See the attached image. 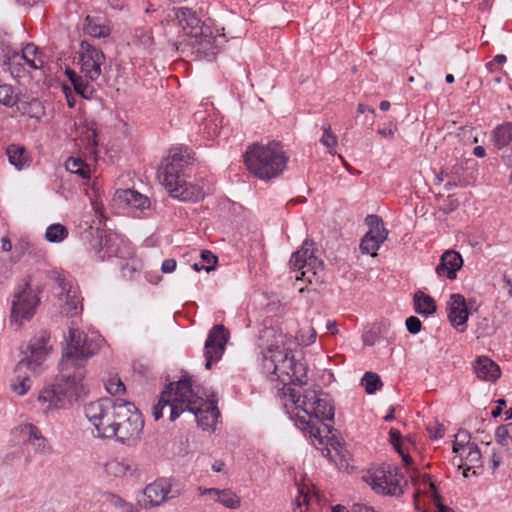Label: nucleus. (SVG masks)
I'll return each mask as SVG.
<instances>
[{
    "label": "nucleus",
    "mask_w": 512,
    "mask_h": 512,
    "mask_svg": "<svg viewBox=\"0 0 512 512\" xmlns=\"http://www.w3.org/2000/svg\"><path fill=\"white\" fill-rule=\"evenodd\" d=\"M98 349L95 341L88 339L78 328L70 327L56 383L40 391L39 402L48 403L47 408L59 409L77 401L83 390L85 365Z\"/></svg>",
    "instance_id": "f257e3e1"
},
{
    "label": "nucleus",
    "mask_w": 512,
    "mask_h": 512,
    "mask_svg": "<svg viewBox=\"0 0 512 512\" xmlns=\"http://www.w3.org/2000/svg\"><path fill=\"white\" fill-rule=\"evenodd\" d=\"M169 408V419L175 421L185 411L194 415L198 426L207 430L216 425L220 412L212 402L198 396L192 387L191 379L184 376L176 383H169L161 392L158 402L152 408L155 420L163 416L164 408Z\"/></svg>",
    "instance_id": "f03ea898"
},
{
    "label": "nucleus",
    "mask_w": 512,
    "mask_h": 512,
    "mask_svg": "<svg viewBox=\"0 0 512 512\" xmlns=\"http://www.w3.org/2000/svg\"><path fill=\"white\" fill-rule=\"evenodd\" d=\"M192 160V153L187 147H175L158 170V178L169 194L182 201H199L204 197L202 189L188 184L181 174L182 169L191 164Z\"/></svg>",
    "instance_id": "7ed1b4c3"
},
{
    "label": "nucleus",
    "mask_w": 512,
    "mask_h": 512,
    "mask_svg": "<svg viewBox=\"0 0 512 512\" xmlns=\"http://www.w3.org/2000/svg\"><path fill=\"white\" fill-rule=\"evenodd\" d=\"M247 169L262 180L278 177L286 168L288 157L279 142L254 143L244 155Z\"/></svg>",
    "instance_id": "20e7f679"
},
{
    "label": "nucleus",
    "mask_w": 512,
    "mask_h": 512,
    "mask_svg": "<svg viewBox=\"0 0 512 512\" xmlns=\"http://www.w3.org/2000/svg\"><path fill=\"white\" fill-rule=\"evenodd\" d=\"M296 408H300L307 416L297 415V419L306 424L305 429H309L311 436L317 438L322 432L331 433L332 427L324 421L333 422L334 408L326 398H320L315 391H307L303 396L294 389L289 394Z\"/></svg>",
    "instance_id": "39448f33"
},
{
    "label": "nucleus",
    "mask_w": 512,
    "mask_h": 512,
    "mask_svg": "<svg viewBox=\"0 0 512 512\" xmlns=\"http://www.w3.org/2000/svg\"><path fill=\"white\" fill-rule=\"evenodd\" d=\"M173 11L186 34L195 39L199 46V51L203 52L207 57L215 56L219 53L221 45L227 41L225 32L213 35L211 27L202 22L197 12L190 8H174ZM222 31H224V28Z\"/></svg>",
    "instance_id": "423d86ee"
},
{
    "label": "nucleus",
    "mask_w": 512,
    "mask_h": 512,
    "mask_svg": "<svg viewBox=\"0 0 512 512\" xmlns=\"http://www.w3.org/2000/svg\"><path fill=\"white\" fill-rule=\"evenodd\" d=\"M126 404L124 399L103 397L85 405L84 413L93 425L95 436L99 438H113L116 422Z\"/></svg>",
    "instance_id": "0eeeda50"
},
{
    "label": "nucleus",
    "mask_w": 512,
    "mask_h": 512,
    "mask_svg": "<svg viewBox=\"0 0 512 512\" xmlns=\"http://www.w3.org/2000/svg\"><path fill=\"white\" fill-rule=\"evenodd\" d=\"M42 287H31L30 277L15 291L10 314V322L16 328H20L24 321H30L36 313L40 304Z\"/></svg>",
    "instance_id": "6e6552de"
},
{
    "label": "nucleus",
    "mask_w": 512,
    "mask_h": 512,
    "mask_svg": "<svg viewBox=\"0 0 512 512\" xmlns=\"http://www.w3.org/2000/svg\"><path fill=\"white\" fill-rule=\"evenodd\" d=\"M144 427V420L136 406L126 401L120 418L114 428V437L127 446H134L140 440Z\"/></svg>",
    "instance_id": "1a4fd4ad"
},
{
    "label": "nucleus",
    "mask_w": 512,
    "mask_h": 512,
    "mask_svg": "<svg viewBox=\"0 0 512 512\" xmlns=\"http://www.w3.org/2000/svg\"><path fill=\"white\" fill-rule=\"evenodd\" d=\"M309 246L308 241H305L301 249L292 254L290 264L294 270L301 271L300 275L296 276L297 280H306L313 283V281H320L323 262L314 256Z\"/></svg>",
    "instance_id": "9d476101"
},
{
    "label": "nucleus",
    "mask_w": 512,
    "mask_h": 512,
    "mask_svg": "<svg viewBox=\"0 0 512 512\" xmlns=\"http://www.w3.org/2000/svg\"><path fill=\"white\" fill-rule=\"evenodd\" d=\"M183 492L182 486L171 478H159L144 489L145 508H153L162 503L179 497Z\"/></svg>",
    "instance_id": "9b49d317"
},
{
    "label": "nucleus",
    "mask_w": 512,
    "mask_h": 512,
    "mask_svg": "<svg viewBox=\"0 0 512 512\" xmlns=\"http://www.w3.org/2000/svg\"><path fill=\"white\" fill-rule=\"evenodd\" d=\"M50 339L51 336L48 331H40L39 335L30 342L27 348L29 355H26L18 362V369L27 368L31 374H38L49 351L52 350V345H49Z\"/></svg>",
    "instance_id": "f8f14e48"
},
{
    "label": "nucleus",
    "mask_w": 512,
    "mask_h": 512,
    "mask_svg": "<svg viewBox=\"0 0 512 512\" xmlns=\"http://www.w3.org/2000/svg\"><path fill=\"white\" fill-rule=\"evenodd\" d=\"M397 476V473L393 474L381 468L367 471L362 479L377 493L397 496L402 494Z\"/></svg>",
    "instance_id": "ddd939ff"
},
{
    "label": "nucleus",
    "mask_w": 512,
    "mask_h": 512,
    "mask_svg": "<svg viewBox=\"0 0 512 512\" xmlns=\"http://www.w3.org/2000/svg\"><path fill=\"white\" fill-rule=\"evenodd\" d=\"M229 336V331L222 324L213 326L209 331L204 346L205 367L207 369H210L214 362L222 358Z\"/></svg>",
    "instance_id": "4468645a"
},
{
    "label": "nucleus",
    "mask_w": 512,
    "mask_h": 512,
    "mask_svg": "<svg viewBox=\"0 0 512 512\" xmlns=\"http://www.w3.org/2000/svg\"><path fill=\"white\" fill-rule=\"evenodd\" d=\"M79 58L81 71L85 77L92 81L98 79L101 75V65L105 60L104 53L83 40L80 43Z\"/></svg>",
    "instance_id": "2eb2a0df"
},
{
    "label": "nucleus",
    "mask_w": 512,
    "mask_h": 512,
    "mask_svg": "<svg viewBox=\"0 0 512 512\" xmlns=\"http://www.w3.org/2000/svg\"><path fill=\"white\" fill-rule=\"evenodd\" d=\"M300 369H303L302 364L296 363L291 352L278 366H274V369L269 374L274 376L271 377L272 381L279 380L285 384L299 380Z\"/></svg>",
    "instance_id": "dca6fc26"
},
{
    "label": "nucleus",
    "mask_w": 512,
    "mask_h": 512,
    "mask_svg": "<svg viewBox=\"0 0 512 512\" xmlns=\"http://www.w3.org/2000/svg\"><path fill=\"white\" fill-rule=\"evenodd\" d=\"M463 266V259L460 253L454 250L445 251L441 257L440 262L436 267V273L440 277H447L454 280L457 277V271Z\"/></svg>",
    "instance_id": "f3484780"
},
{
    "label": "nucleus",
    "mask_w": 512,
    "mask_h": 512,
    "mask_svg": "<svg viewBox=\"0 0 512 512\" xmlns=\"http://www.w3.org/2000/svg\"><path fill=\"white\" fill-rule=\"evenodd\" d=\"M447 305L450 323L454 327L465 325L469 316L465 297L458 293L452 294Z\"/></svg>",
    "instance_id": "a211bd4d"
},
{
    "label": "nucleus",
    "mask_w": 512,
    "mask_h": 512,
    "mask_svg": "<svg viewBox=\"0 0 512 512\" xmlns=\"http://www.w3.org/2000/svg\"><path fill=\"white\" fill-rule=\"evenodd\" d=\"M17 59L24 60L32 69H43L45 66V60L43 59V53L32 43L27 44L22 50L21 54L14 52L11 57H8V61L4 63H10Z\"/></svg>",
    "instance_id": "6ab92c4d"
},
{
    "label": "nucleus",
    "mask_w": 512,
    "mask_h": 512,
    "mask_svg": "<svg viewBox=\"0 0 512 512\" xmlns=\"http://www.w3.org/2000/svg\"><path fill=\"white\" fill-rule=\"evenodd\" d=\"M474 371L477 377L484 381H496L501 371L499 366L486 356L478 357L474 363Z\"/></svg>",
    "instance_id": "aec40b11"
},
{
    "label": "nucleus",
    "mask_w": 512,
    "mask_h": 512,
    "mask_svg": "<svg viewBox=\"0 0 512 512\" xmlns=\"http://www.w3.org/2000/svg\"><path fill=\"white\" fill-rule=\"evenodd\" d=\"M104 469L108 476L124 477L134 475L138 471V466L129 460L113 459L105 464Z\"/></svg>",
    "instance_id": "412c9836"
},
{
    "label": "nucleus",
    "mask_w": 512,
    "mask_h": 512,
    "mask_svg": "<svg viewBox=\"0 0 512 512\" xmlns=\"http://www.w3.org/2000/svg\"><path fill=\"white\" fill-rule=\"evenodd\" d=\"M203 494H208L215 502H218L229 509H236L240 506L241 500L230 489L219 490L216 488H209L203 491Z\"/></svg>",
    "instance_id": "4be33fe9"
},
{
    "label": "nucleus",
    "mask_w": 512,
    "mask_h": 512,
    "mask_svg": "<svg viewBox=\"0 0 512 512\" xmlns=\"http://www.w3.org/2000/svg\"><path fill=\"white\" fill-rule=\"evenodd\" d=\"M115 198L122 203H126L127 205L141 210L150 205V201L146 196L132 189L117 190Z\"/></svg>",
    "instance_id": "5701e85b"
},
{
    "label": "nucleus",
    "mask_w": 512,
    "mask_h": 512,
    "mask_svg": "<svg viewBox=\"0 0 512 512\" xmlns=\"http://www.w3.org/2000/svg\"><path fill=\"white\" fill-rule=\"evenodd\" d=\"M290 353L291 351L289 349L280 346L269 347L263 354L264 370L270 373L274 369V366H278Z\"/></svg>",
    "instance_id": "b1692460"
},
{
    "label": "nucleus",
    "mask_w": 512,
    "mask_h": 512,
    "mask_svg": "<svg viewBox=\"0 0 512 512\" xmlns=\"http://www.w3.org/2000/svg\"><path fill=\"white\" fill-rule=\"evenodd\" d=\"M119 242V238L116 234H109L105 238V254L99 255V259L103 261L105 257L107 256L112 257H118V258H129L133 255V251L130 248L124 247L122 248H115L117 243Z\"/></svg>",
    "instance_id": "393cba45"
},
{
    "label": "nucleus",
    "mask_w": 512,
    "mask_h": 512,
    "mask_svg": "<svg viewBox=\"0 0 512 512\" xmlns=\"http://www.w3.org/2000/svg\"><path fill=\"white\" fill-rule=\"evenodd\" d=\"M413 301L418 314L429 316L436 312L437 306L434 299L421 290L414 293Z\"/></svg>",
    "instance_id": "a878e982"
},
{
    "label": "nucleus",
    "mask_w": 512,
    "mask_h": 512,
    "mask_svg": "<svg viewBox=\"0 0 512 512\" xmlns=\"http://www.w3.org/2000/svg\"><path fill=\"white\" fill-rule=\"evenodd\" d=\"M512 141V122L497 126L492 132V142L497 149H503Z\"/></svg>",
    "instance_id": "bb28decb"
},
{
    "label": "nucleus",
    "mask_w": 512,
    "mask_h": 512,
    "mask_svg": "<svg viewBox=\"0 0 512 512\" xmlns=\"http://www.w3.org/2000/svg\"><path fill=\"white\" fill-rule=\"evenodd\" d=\"M83 30L86 34L94 38H105L110 34V28L106 26L100 18H93L91 16L85 18Z\"/></svg>",
    "instance_id": "cd10ccee"
},
{
    "label": "nucleus",
    "mask_w": 512,
    "mask_h": 512,
    "mask_svg": "<svg viewBox=\"0 0 512 512\" xmlns=\"http://www.w3.org/2000/svg\"><path fill=\"white\" fill-rule=\"evenodd\" d=\"M17 109L22 114L36 119H39L44 114L43 104L36 98H32L30 100L20 98L17 104Z\"/></svg>",
    "instance_id": "c85d7f7f"
},
{
    "label": "nucleus",
    "mask_w": 512,
    "mask_h": 512,
    "mask_svg": "<svg viewBox=\"0 0 512 512\" xmlns=\"http://www.w3.org/2000/svg\"><path fill=\"white\" fill-rule=\"evenodd\" d=\"M365 222L370 227L366 233L367 235L375 237L380 242L387 239L388 230L384 227L383 220L378 215H368Z\"/></svg>",
    "instance_id": "c756f323"
},
{
    "label": "nucleus",
    "mask_w": 512,
    "mask_h": 512,
    "mask_svg": "<svg viewBox=\"0 0 512 512\" xmlns=\"http://www.w3.org/2000/svg\"><path fill=\"white\" fill-rule=\"evenodd\" d=\"M26 371H30L27 368L18 369V364L15 367L16 377L11 383V389L18 395H24L31 388L32 381L30 376L25 374Z\"/></svg>",
    "instance_id": "7c9ffc66"
},
{
    "label": "nucleus",
    "mask_w": 512,
    "mask_h": 512,
    "mask_svg": "<svg viewBox=\"0 0 512 512\" xmlns=\"http://www.w3.org/2000/svg\"><path fill=\"white\" fill-rule=\"evenodd\" d=\"M64 304L61 305V313L67 317H73L82 311L80 299L76 292H70L63 296Z\"/></svg>",
    "instance_id": "2f4dec72"
},
{
    "label": "nucleus",
    "mask_w": 512,
    "mask_h": 512,
    "mask_svg": "<svg viewBox=\"0 0 512 512\" xmlns=\"http://www.w3.org/2000/svg\"><path fill=\"white\" fill-rule=\"evenodd\" d=\"M6 154L11 165L19 170L23 168L27 160L24 147L15 144L9 145Z\"/></svg>",
    "instance_id": "473e14b6"
},
{
    "label": "nucleus",
    "mask_w": 512,
    "mask_h": 512,
    "mask_svg": "<svg viewBox=\"0 0 512 512\" xmlns=\"http://www.w3.org/2000/svg\"><path fill=\"white\" fill-rule=\"evenodd\" d=\"M66 169L74 174L79 175L83 179L90 177V168L89 166L80 158L70 157L66 161Z\"/></svg>",
    "instance_id": "72a5a7b5"
},
{
    "label": "nucleus",
    "mask_w": 512,
    "mask_h": 512,
    "mask_svg": "<svg viewBox=\"0 0 512 512\" xmlns=\"http://www.w3.org/2000/svg\"><path fill=\"white\" fill-rule=\"evenodd\" d=\"M20 97L15 94L14 88L11 85H0V103L6 107H13L17 105Z\"/></svg>",
    "instance_id": "f704fd0d"
},
{
    "label": "nucleus",
    "mask_w": 512,
    "mask_h": 512,
    "mask_svg": "<svg viewBox=\"0 0 512 512\" xmlns=\"http://www.w3.org/2000/svg\"><path fill=\"white\" fill-rule=\"evenodd\" d=\"M68 236V230L62 224H52L50 225L45 233V237L47 241L55 243L61 242Z\"/></svg>",
    "instance_id": "c9c22d12"
},
{
    "label": "nucleus",
    "mask_w": 512,
    "mask_h": 512,
    "mask_svg": "<svg viewBox=\"0 0 512 512\" xmlns=\"http://www.w3.org/2000/svg\"><path fill=\"white\" fill-rule=\"evenodd\" d=\"M361 384L364 386L367 394L375 393L383 385L378 374L374 372H366L361 380Z\"/></svg>",
    "instance_id": "e433bc0d"
},
{
    "label": "nucleus",
    "mask_w": 512,
    "mask_h": 512,
    "mask_svg": "<svg viewBox=\"0 0 512 512\" xmlns=\"http://www.w3.org/2000/svg\"><path fill=\"white\" fill-rule=\"evenodd\" d=\"M382 243L383 242H380L375 237L365 234L360 243V250L364 254H370L375 257Z\"/></svg>",
    "instance_id": "4c0bfd02"
},
{
    "label": "nucleus",
    "mask_w": 512,
    "mask_h": 512,
    "mask_svg": "<svg viewBox=\"0 0 512 512\" xmlns=\"http://www.w3.org/2000/svg\"><path fill=\"white\" fill-rule=\"evenodd\" d=\"M495 440L501 446H508L509 441H512V422L497 427Z\"/></svg>",
    "instance_id": "58836bf2"
},
{
    "label": "nucleus",
    "mask_w": 512,
    "mask_h": 512,
    "mask_svg": "<svg viewBox=\"0 0 512 512\" xmlns=\"http://www.w3.org/2000/svg\"><path fill=\"white\" fill-rule=\"evenodd\" d=\"M105 388L113 396L122 395L126 391L125 385L117 376L109 377L105 383Z\"/></svg>",
    "instance_id": "ea45409f"
},
{
    "label": "nucleus",
    "mask_w": 512,
    "mask_h": 512,
    "mask_svg": "<svg viewBox=\"0 0 512 512\" xmlns=\"http://www.w3.org/2000/svg\"><path fill=\"white\" fill-rule=\"evenodd\" d=\"M445 176L447 179L455 180V181H464L463 180V171L464 167L461 162H456L455 164L449 166H445Z\"/></svg>",
    "instance_id": "a19ab883"
},
{
    "label": "nucleus",
    "mask_w": 512,
    "mask_h": 512,
    "mask_svg": "<svg viewBox=\"0 0 512 512\" xmlns=\"http://www.w3.org/2000/svg\"><path fill=\"white\" fill-rule=\"evenodd\" d=\"M74 90L85 99H91L95 92L93 85L88 83L83 77L74 83Z\"/></svg>",
    "instance_id": "79ce46f5"
},
{
    "label": "nucleus",
    "mask_w": 512,
    "mask_h": 512,
    "mask_svg": "<svg viewBox=\"0 0 512 512\" xmlns=\"http://www.w3.org/2000/svg\"><path fill=\"white\" fill-rule=\"evenodd\" d=\"M470 443V434L465 430H460L455 436V441L453 445V451L455 453H459L460 450H464L465 447H469Z\"/></svg>",
    "instance_id": "37998d69"
},
{
    "label": "nucleus",
    "mask_w": 512,
    "mask_h": 512,
    "mask_svg": "<svg viewBox=\"0 0 512 512\" xmlns=\"http://www.w3.org/2000/svg\"><path fill=\"white\" fill-rule=\"evenodd\" d=\"M53 279H54L55 283L57 284L58 288L60 289L57 296H58L59 300H63V296L65 294L72 292L71 284L69 282H67L65 277L59 273H54Z\"/></svg>",
    "instance_id": "c03bdc74"
},
{
    "label": "nucleus",
    "mask_w": 512,
    "mask_h": 512,
    "mask_svg": "<svg viewBox=\"0 0 512 512\" xmlns=\"http://www.w3.org/2000/svg\"><path fill=\"white\" fill-rule=\"evenodd\" d=\"M202 264H205V270L210 272L215 269L217 264V257L209 250H203L201 253Z\"/></svg>",
    "instance_id": "a18cd8bd"
},
{
    "label": "nucleus",
    "mask_w": 512,
    "mask_h": 512,
    "mask_svg": "<svg viewBox=\"0 0 512 512\" xmlns=\"http://www.w3.org/2000/svg\"><path fill=\"white\" fill-rule=\"evenodd\" d=\"M467 448H468V454H467L466 459L471 464V466H475L478 462H480L481 452L475 443H472Z\"/></svg>",
    "instance_id": "49530a36"
},
{
    "label": "nucleus",
    "mask_w": 512,
    "mask_h": 512,
    "mask_svg": "<svg viewBox=\"0 0 512 512\" xmlns=\"http://www.w3.org/2000/svg\"><path fill=\"white\" fill-rule=\"evenodd\" d=\"M321 142L327 148H334L337 144L336 136L331 132V127H324V133L321 138Z\"/></svg>",
    "instance_id": "de8ad7c7"
},
{
    "label": "nucleus",
    "mask_w": 512,
    "mask_h": 512,
    "mask_svg": "<svg viewBox=\"0 0 512 512\" xmlns=\"http://www.w3.org/2000/svg\"><path fill=\"white\" fill-rule=\"evenodd\" d=\"M22 431L24 432L25 435H27V441L29 443L33 442L34 440H36L38 437H42L43 435L41 434L39 428L33 424H26L23 428H22Z\"/></svg>",
    "instance_id": "09e8293b"
},
{
    "label": "nucleus",
    "mask_w": 512,
    "mask_h": 512,
    "mask_svg": "<svg viewBox=\"0 0 512 512\" xmlns=\"http://www.w3.org/2000/svg\"><path fill=\"white\" fill-rule=\"evenodd\" d=\"M427 430L430 434V437L435 440L441 439L445 433V427L443 426V424L438 422L429 424Z\"/></svg>",
    "instance_id": "8fccbe9b"
},
{
    "label": "nucleus",
    "mask_w": 512,
    "mask_h": 512,
    "mask_svg": "<svg viewBox=\"0 0 512 512\" xmlns=\"http://www.w3.org/2000/svg\"><path fill=\"white\" fill-rule=\"evenodd\" d=\"M30 444L33 445L34 450L37 453L46 454L50 451V446L48 445V441L44 436L38 437Z\"/></svg>",
    "instance_id": "3c124183"
},
{
    "label": "nucleus",
    "mask_w": 512,
    "mask_h": 512,
    "mask_svg": "<svg viewBox=\"0 0 512 512\" xmlns=\"http://www.w3.org/2000/svg\"><path fill=\"white\" fill-rule=\"evenodd\" d=\"M406 328L409 333L417 334L422 327V323L416 316H410L405 321Z\"/></svg>",
    "instance_id": "603ef678"
},
{
    "label": "nucleus",
    "mask_w": 512,
    "mask_h": 512,
    "mask_svg": "<svg viewBox=\"0 0 512 512\" xmlns=\"http://www.w3.org/2000/svg\"><path fill=\"white\" fill-rule=\"evenodd\" d=\"M176 266H177V263H176L175 259H172V258L166 259L163 261V263L161 265V271L163 273H171V272L175 271Z\"/></svg>",
    "instance_id": "864d4df0"
},
{
    "label": "nucleus",
    "mask_w": 512,
    "mask_h": 512,
    "mask_svg": "<svg viewBox=\"0 0 512 512\" xmlns=\"http://www.w3.org/2000/svg\"><path fill=\"white\" fill-rule=\"evenodd\" d=\"M429 487L432 491V500H433L434 505L437 508L440 507L441 505H444L442 503L440 494L437 492L436 485L433 482H429Z\"/></svg>",
    "instance_id": "5fc2aeb1"
},
{
    "label": "nucleus",
    "mask_w": 512,
    "mask_h": 512,
    "mask_svg": "<svg viewBox=\"0 0 512 512\" xmlns=\"http://www.w3.org/2000/svg\"><path fill=\"white\" fill-rule=\"evenodd\" d=\"M352 512H377V511L374 510L372 507H369L365 504L357 503V504L353 505Z\"/></svg>",
    "instance_id": "6e6d98bb"
},
{
    "label": "nucleus",
    "mask_w": 512,
    "mask_h": 512,
    "mask_svg": "<svg viewBox=\"0 0 512 512\" xmlns=\"http://www.w3.org/2000/svg\"><path fill=\"white\" fill-rule=\"evenodd\" d=\"M87 139H88V143H87L88 149L92 150L98 145L97 140H96V133L94 130H92L91 132L88 133Z\"/></svg>",
    "instance_id": "4d7b16f0"
},
{
    "label": "nucleus",
    "mask_w": 512,
    "mask_h": 512,
    "mask_svg": "<svg viewBox=\"0 0 512 512\" xmlns=\"http://www.w3.org/2000/svg\"><path fill=\"white\" fill-rule=\"evenodd\" d=\"M389 436H390L391 444H398L399 442H401V434L398 430L393 429V428L390 429Z\"/></svg>",
    "instance_id": "13d9d810"
},
{
    "label": "nucleus",
    "mask_w": 512,
    "mask_h": 512,
    "mask_svg": "<svg viewBox=\"0 0 512 512\" xmlns=\"http://www.w3.org/2000/svg\"><path fill=\"white\" fill-rule=\"evenodd\" d=\"M65 74L67 75L73 86L74 83H77L82 78V76L78 75L74 70L69 68L66 69Z\"/></svg>",
    "instance_id": "bf43d9fd"
},
{
    "label": "nucleus",
    "mask_w": 512,
    "mask_h": 512,
    "mask_svg": "<svg viewBox=\"0 0 512 512\" xmlns=\"http://www.w3.org/2000/svg\"><path fill=\"white\" fill-rule=\"evenodd\" d=\"M497 404H498V405H497V407H496V408H494V409H493V411H492V416H493L494 418H496V417H498V416H500V415H501V413H502V407H503V406H506V401H505L504 399H499V400L497 401Z\"/></svg>",
    "instance_id": "052dcab7"
},
{
    "label": "nucleus",
    "mask_w": 512,
    "mask_h": 512,
    "mask_svg": "<svg viewBox=\"0 0 512 512\" xmlns=\"http://www.w3.org/2000/svg\"><path fill=\"white\" fill-rule=\"evenodd\" d=\"M491 462H492V468L494 470L497 469L501 464V460L494 449H492V451H491Z\"/></svg>",
    "instance_id": "680f3d73"
},
{
    "label": "nucleus",
    "mask_w": 512,
    "mask_h": 512,
    "mask_svg": "<svg viewBox=\"0 0 512 512\" xmlns=\"http://www.w3.org/2000/svg\"><path fill=\"white\" fill-rule=\"evenodd\" d=\"M462 185H464V181H455V180L448 179L447 183L444 185V188L448 191L454 187L462 186Z\"/></svg>",
    "instance_id": "e2e57ef3"
},
{
    "label": "nucleus",
    "mask_w": 512,
    "mask_h": 512,
    "mask_svg": "<svg viewBox=\"0 0 512 512\" xmlns=\"http://www.w3.org/2000/svg\"><path fill=\"white\" fill-rule=\"evenodd\" d=\"M396 131V128L392 129H378V133L382 136V137H388V138H393L394 137V133Z\"/></svg>",
    "instance_id": "0e129e2a"
},
{
    "label": "nucleus",
    "mask_w": 512,
    "mask_h": 512,
    "mask_svg": "<svg viewBox=\"0 0 512 512\" xmlns=\"http://www.w3.org/2000/svg\"><path fill=\"white\" fill-rule=\"evenodd\" d=\"M357 110H358V112H359V113H361V114H362V113H365V112H369V113H371L372 115H375V110H374V108H372V107H370V106H368V105L362 104V103L358 104Z\"/></svg>",
    "instance_id": "69168bd1"
},
{
    "label": "nucleus",
    "mask_w": 512,
    "mask_h": 512,
    "mask_svg": "<svg viewBox=\"0 0 512 512\" xmlns=\"http://www.w3.org/2000/svg\"><path fill=\"white\" fill-rule=\"evenodd\" d=\"M1 242H2L3 251H5V252L11 251L12 243L8 238H3Z\"/></svg>",
    "instance_id": "338daca9"
},
{
    "label": "nucleus",
    "mask_w": 512,
    "mask_h": 512,
    "mask_svg": "<svg viewBox=\"0 0 512 512\" xmlns=\"http://www.w3.org/2000/svg\"><path fill=\"white\" fill-rule=\"evenodd\" d=\"M473 153H474V155H475V156L480 157V158H481V157H484V156H485V154H486V152H485V148H484V147H482V146H476V147L474 148V150H473Z\"/></svg>",
    "instance_id": "774afa93"
}]
</instances>
